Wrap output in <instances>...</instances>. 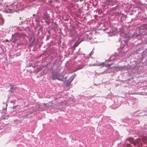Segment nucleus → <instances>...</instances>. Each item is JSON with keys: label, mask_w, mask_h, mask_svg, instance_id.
Returning a JSON list of instances; mask_svg holds the SVG:
<instances>
[{"label": "nucleus", "mask_w": 147, "mask_h": 147, "mask_svg": "<svg viewBox=\"0 0 147 147\" xmlns=\"http://www.w3.org/2000/svg\"><path fill=\"white\" fill-rule=\"evenodd\" d=\"M125 142L126 147H132L129 143H132L134 146L135 147L137 146L138 147H141L142 146L141 141L139 138L137 139L135 141H134L132 138H129L127 139Z\"/></svg>", "instance_id": "nucleus-1"}, {"label": "nucleus", "mask_w": 147, "mask_h": 147, "mask_svg": "<svg viewBox=\"0 0 147 147\" xmlns=\"http://www.w3.org/2000/svg\"><path fill=\"white\" fill-rule=\"evenodd\" d=\"M111 65V64H106L105 65L104 63H100L99 62H97L96 63L94 64H90L89 66H98L100 67H102L105 66L106 67H108V68L106 69L103 72L101 73L102 74H107L108 73H110L113 71V67H110Z\"/></svg>", "instance_id": "nucleus-2"}, {"label": "nucleus", "mask_w": 147, "mask_h": 147, "mask_svg": "<svg viewBox=\"0 0 147 147\" xmlns=\"http://www.w3.org/2000/svg\"><path fill=\"white\" fill-rule=\"evenodd\" d=\"M64 77V75L60 74L57 71L54 70L52 72L51 78L52 80L57 79L61 81H63Z\"/></svg>", "instance_id": "nucleus-3"}, {"label": "nucleus", "mask_w": 147, "mask_h": 147, "mask_svg": "<svg viewBox=\"0 0 147 147\" xmlns=\"http://www.w3.org/2000/svg\"><path fill=\"white\" fill-rule=\"evenodd\" d=\"M121 35L123 37H124L125 38V39L121 42V44L120 46L121 49L123 50L127 47V42L129 40V38L128 35L126 33H125V35L124 33H122L121 34Z\"/></svg>", "instance_id": "nucleus-4"}, {"label": "nucleus", "mask_w": 147, "mask_h": 147, "mask_svg": "<svg viewBox=\"0 0 147 147\" xmlns=\"http://www.w3.org/2000/svg\"><path fill=\"white\" fill-rule=\"evenodd\" d=\"M7 10H5V11L7 13H11L13 12V10L16 11L18 7L16 3L12 4L9 5H7Z\"/></svg>", "instance_id": "nucleus-5"}, {"label": "nucleus", "mask_w": 147, "mask_h": 147, "mask_svg": "<svg viewBox=\"0 0 147 147\" xmlns=\"http://www.w3.org/2000/svg\"><path fill=\"white\" fill-rule=\"evenodd\" d=\"M92 34L91 33L88 34L86 33L83 38H82L81 39H79L78 40V43H80L83 40H86L87 41H89L92 39Z\"/></svg>", "instance_id": "nucleus-6"}, {"label": "nucleus", "mask_w": 147, "mask_h": 147, "mask_svg": "<svg viewBox=\"0 0 147 147\" xmlns=\"http://www.w3.org/2000/svg\"><path fill=\"white\" fill-rule=\"evenodd\" d=\"M42 18L45 20V22L48 24L49 25L50 24V20L49 19V16H48L47 13H44Z\"/></svg>", "instance_id": "nucleus-7"}, {"label": "nucleus", "mask_w": 147, "mask_h": 147, "mask_svg": "<svg viewBox=\"0 0 147 147\" xmlns=\"http://www.w3.org/2000/svg\"><path fill=\"white\" fill-rule=\"evenodd\" d=\"M76 76V74H73L72 76L71 77H70L68 79L67 82V84H70Z\"/></svg>", "instance_id": "nucleus-8"}, {"label": "nucleus", "mask_w": 147, "mask_h": 147, "mask_svg": "<svg viewBox=\"0 0 147 147\" xmlns=\"http://www.w3.org/2000/svg\"><path fill=\"white\" fill-rule=\"evenodd\" d=\"M18 35L17 34L13 35H12V42L13 43H15L16 42V41L19 39V38L18 37Z\"/></svg>", "instance_id": "nucleus-9"}, {"label": "nucleus", "mask_w": 147, "mask_h": 147, "mask_svg": "<svg viewBox=\"0 0 147 147\" xmlns=\"http://www.w3.org/2000/svg\"><path fill=\"white\" fill-rule=\"evenodd\" d=\"M117 14L119 16H121V22L123 21V20H124L126 18V16L120 13H118Z\"/></svg>", "instance_id": "nucleus-10"}, {"label": "nucleus", "mask_w": 147, "mask_h": 147, "mask_svg": "<svg viewBox=\"0 0 147 147\" xmlns=\"http://www.w3.org/2000/svg\"><path fill=\"white\" fill-rule=\"evenodd\" d=\"M125 55V53L124 52H121L119 53V55H117V58H119V59H120V57H122L124 56Z\"/></svg>", "instance_id": "nucleus-11"}, {"label": "nucleus", "mask_w": 147, "mask_h": 147, "mask_svg": "<svg viewBox=\"0 0 147 147\" xmlns=\"http://www.w3.org/2000/svg\"><path fill=\"white\" fill-rule=\"evenodd\" d=\"M17 87L15 86H11L10 88V90L11 92H14V90H16Z\"/></svg>", "instance_id": "nucleus-12"}, {"label": "nucleus", "mask_w": 147, "mask_h": 147, "mask_svg": "<svg viewBox=\"0 0 147 147\" xmlns=\"http://www.w3.org/2000/svg\"><path fill=\"white\" fill-rule=\"evenodd\" d=\"M42 27H41L37 31V34L39 35L40 33L42 32Z\"/></svg>", "instance_id": "nucleus-13"}, {"label": "nucleus", "mask_w": 147, "mask_h": 147, "mask_svg": "<svg viewBox=\"0 0 147 147\" xmlns=\"http://www.w3.org/2000/svg\"><path fill=\"white\" fill-rule=\"evenodd\" d=\"M142 140L145 142H147V137L145 136H143L142 138Z\"/></svg>", "instance_id": "nucleus-14"}, {"label": "nucleus", "mask_w": 147, "mask_h": 147, "mask_svg": "<svg viewBox=\"0 0 147 147\" xmlns=\"http://www.w3.org/2000/svg\"><path fill=\"white\" fill-rule=\"evenodd\" d=\"M82 68L81 67H80V66H79L78 67H77L76 68V69H75L74 70V72H75V71H76L79 70H80V69H82Z\"/></svg>", "instance_id": "nucleus-15"}, {"label": "nucleus", "mask_w": 147, "mask_h": 147, "mask_svg": "<svg viewBox=\"0 0 147 147\" xmlns=\"http://www.w3.org/2000/svg\"><path fill=\"white\" fill-rule=\"evenodd\" d=\"M35 41V38H34L33 39H32V41L30 42V44L29 45L30 46H31V47H32L33 46V44L34 42Z\"/></svg>", "instance_id": "nucleus-16"}, {"label": "nucleus", "mask_w": 147, "mask_h": 147, "mask_svg": "<svg viewBox=\"0 0 147 147\" xmlns=\"http://www.w3.org/2000/svg\"><path fill=\"white\" fill-rule=\"evenodd\" d=\"M129 67H126L125 66H123L122 67L121 69V70H127Z\"/></svg>", "instance_id": "nucleus-17"}, {"label": "nucleus", "mask_w": 147, "mask_h": 147, "mask_svg": "<svg viewBox=\"0 0 147 147\" xmlns=\"http://www.w3.org/2000/svg\"><path fill=\"white\" fill-rule=\"evenodd\" d=\"M115 57L114 56H111L110 57V60H111L113 59L114 60V61L115 60Z\"/></svg>", "instance_id": "nucleus-18"}, {"label": "nucleus", "mask_w": 147, "mask_h": 147, "mask_svg": "<svg viewBox=\"0 0 147 147\" xmlns=\"http://www.w3.org/2000/svg\"><path fill=\"white\" fill-rule=\"evenodd\" d=\"M34 38V37L32 36H31L29 39V42H31Z\"/></svg>", "instance_id": "nucleus-19"}, {"label": "nucleus", "mask_w": 147, "mask_h": 147, "mask_svg": "<svg viewBox=\"0 0 147 147\" xmlns=\"http://www.w3.org/2000/svg\"><path fill=\"white\" fill-rule=\"evenodd\" d=\"M69 35L71 37H72L73 36H74V33H73L71 32L70 33H69Z\"/></svg>", "instance_id": "nucleus-20"}, {"label": "nucleus", "mask_w": 147, "mask_h": 147, "mask_svg": "<svg viewBox=\"0 0 147 147\" xmlns=\"http://www.w3.org/2000/svg\"><path fill=\"white\" fill-rule=\"evenodd\" d=\"M4 21L3 20H1V22H0V25H3V24Z\"/></svg>", "instance_id": "nucleus-21"}, {"label": "nucleus", "mask_w": 147, "mask_h": 147, "mask_svg": "<svg viewBox=\"0 0 147 147\" xmlns=\"http://www.w3.org/2000/svg\"><path fill=\"white\" fill-rule=\"evenodd\" d=\"M112 2V0H107V3H111Z\"/></svg>", "instance_id": "nucleus-22"}, {"label": "nucleus", "mask_w": 147, "mask_h": 147, "mask_svg": "<svg viewBox=\"0 0 147 147\" xmlns=\"http://www.w3.org/2000/svg\"><path fill=\"white\" fill-rule=\"evenodd\" d=\"M116 34V33L115 32H114L113 33V34L112 35H115ZM110 35L111 36V35L110 34Z\"/></svg>", "instance_id": "nucleus-23"}, {"label": "nucleus", "mask_w": 147, "mask_h": 147, "mask_svg": "<svg viewBox=\"0 0 147 147\" xmlns=\"http://www.w3.org/2000/svg\"><path fill=\"white\" fill-rule=\"evenodd\" d=\"M92 51L89 54V56H91V54H92Z\"/></svg>", "instance_id": "nucleus-24"}, {"label": "nucleus", "mask_w": 147, "mask_h": 147, "mask_svg": "<svg viewBox=\"0 0 147 147\" xmlns=\"http://www.w3.org/2000/svg\"><path fill=\"white\" fill-rule=\"evenodd\" d=\"M136 99H137L136 98H134L133 99V100H136Z\"/></svg>", "instance_id": "nucleus-25"}, {"label": "nucleus", "mask_w": 147, "mask_h": 147, "mask_svg": "<svg viewBox=\"0 0 147 147\" xmlns=\"http://www.w3.org/2000/svg\"><path fill=\"white\" fill-rule=\"evenodd\" d=\"M11 102L12 103H13L14 102V101L13 100L11 101Z\"/></svg>", "instance_id": "nucleus-26"}, {"label": "nucleus", "mask_w": 147, "mask_h": 147, "mask_svg": "<svg viewBox=\"0 0 147 147\" xmlns=\"http://www.w3.org/2000/svg\"><path fill=\"white\" fill-rule=\"evenodd\" d=\"M16 106H14L13 107V109H14L16 107Z\"/></svg>", "instance_id": "nucleus-27"}, {"label": "nucleus", "mask_w": 147, "mask_h": 147, "mask_svg": "<svg viewBox=\"0 0 147 147\" xmlns=\"http://www.w3.org/2000/svg\"><path fill=\"white\" fill-rule=\"evenodd\" d=\"M6 41H7L8 42V40H6Z\"/></svg>", "instance_id": "nucleus-28"}, {"label": "nucleus", "mask_w": 147, "mask_h": 147, "mask_svg": "<svg viewBox=\"0 0 147 147\" xmlns=\"http://www.w3.org/2000/svg\"><path fill=\"white\" fill-rule=\"evenodd\" d=\"M49 32V33H50V31H49V32Z\"/></svg>", "instance_id": "nucleus-29"}, {"label": "nucleus", "mask_w": 147, "mask_h": 147, "mask_svg": "<svg viewBox=\"0 0 147 147\" xmlns=\"http://www.w3.org/2000/svg\"><path fill=\"white\" fill-rule=\"evenodd\" d=\"M64 1H67V0H63Z\"/></svg>", "instance_id": "nucleus-30"}, {"label": "nucleus", "mask_w": 147, "mask_h": 147, "mask_svg": "<svg viewBox=\"0 0 147 147\" xmlns=\"http://www.w3.org/2000/svg\"><path fill=\"white\" fill-rule=\"evenodd\" d=\"M65 21H66V20H67L65 19Z\"/></svg>", "instance_id": "nucleus-31"}]
</instances>
